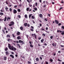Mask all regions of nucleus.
<instances>
[{
    "label": "nucleus",
    "instance_id": "aec40b11",
    "mask_svg": "<svg viewBox=\"0 0 64 64\" xmlns=\"http://www.w3.org/2000/svg\"><path fill=\"white\" fill-rule=\"evenodd\" d=\"M7 38H10V36L9 35H7L6 36Z\"/></svg>",
    "mask_w": 64,
    "mask_h": 64
},
{
    "label": "nucleus",
    "instance_id": "58836bf2",
    "mask_svg": "<svg viewBox=\"0 0 64 64\" xmlns=\"http://www.w3.org/2000/svg\"><path fill=\"white\" fill-rule=\"evenodd\" d=\"M12 36H13V37H14V38L15 37H16L15 36V35H14V34H12Z\"/></svg>",
    "mask_w": 64,
    "mask_h": 64
},
{
    "label": "nucleus",
    "instance_id": "c85d7f7f",
    "mask_svg": "<svg viewBox=\"0 0 64 64\" xmlns=\"http://www.w3.org/2000/svg\"><path fill=\"white\" fill-rule=\"evenodd\" d=\"M4 14L2 12H0V15H3Z\"/></svg>",
    "mask_w": 64,
    "mask_h": 64
},
{
    "label": "nucleus",
    "instance_id": "0eeeda50",
    "mask_svg": "<svg viewBox=\"0 0 64 64\" xmlns=\"http://www.w3.org/2000/svg\"><path fill=\"white\" fill-rule=\"evenodd\" d=\"M40 17V18H42L43 17V16L42 15V14H39V15Z\"/></svg>",
    "mask_w": 64,
    "mask_h": 64
},
{
    "label": "nucleus",
    "instance_id": "72a5a7b5",
    "mask_svg": "<svg viewBox=\"0 0 64 64\" xmlns=\"http://www.w3.org/2000/svg\"><path fill=\"white\" fill-rule=\"evenodd\" d=\"M41 39V37H40L38 38V40H40Z\"/></svg>",
    "mask_w": 64,
    "mask_h": 64
},
{
    "label": "nucleus",
    "instance_id": "69168bd1",
    "mask_svg": "<svg viewBox=\"0 0 64 64\" xmlns=\"http://www.w3.org/2000/svg\"><path fill=\"white\" fill-rule=\"evenodd\" d=\"M5 9H6V10H7L8 9V8L7 7H6V8Z\"/></svg>",
    "mask_w": 64,
    "mask_h": 64
},
{
    "label": "nucleus",
    "instance_id": "6ab92c4d",
    "mask_svg": "<svg viewBox=\"0 0 64 64\" xmlns=\"http://www.w3.org/2000/svg\"><path fill=\"white\" fill-rule=\"evenodd\" d=\"M28 25V24L27 23H25L24 24V25L25 26H27V25Z\"/></svg>",
    "mask_w": 64,
    "mask_h": 64
},
{
    "label": "nucleus",
    "instance_id": "ea45409f",
    "mask_svg": "<svg viewBox=\"0 0 64 64\" xmlns=\"http://www.w3.org/2000/svg\"><path fill=\"white\" fill-rule=\"evenodd\" d=\"M18 6V5L15 6H14V8H17V7Z\"/></svg>",
    "mask_w": 64,
    "mask_h": 64
},
{
    "label": "nucleus",
    "instance_id": "473e14b6",
    "mask_svg": "<svg viewBox=\"0 0 64 64\" xmlns=\"http://www.w3.org/2000/svg\"><path fill=\"white\" fill-rule=\"evenodd\" d=\"M50 61L51 62H52L53 61V60L52 59H50Z\"/></svg>",
    "mask_w": 64,
    "mask_h": 64
},
{
    "label": "nucleus",
    "instance_id": "ddd939ff",
    "mask_svg": "<svg viewBox=\"0 0 64 64\" xmlns=\"http://www.w3.org/2000/svg\"><path fill=\"white\" fill-rule=\"evenodd\" d=\"M20 32H18L17 33H16V34L17 35H20Z\"/></svg>",
    "mask_w": 64,
    "mask_h": 64
},
{
    "label": "nucleus",
    "instance_id": "c756f323",
    "mask_svg": "<svg viewBox=\"0 0 64 64\" xmlns=\"http://www.w3.org/2000/svg\"><path fill=\"white\" fill-rule=\"evenodd\" d=\"M32 19H34L35 18H34V16H32Z\"/></svg>",
    "mask_w": 64,
    "mask_h": 64
},
{
    "label": "nucleus",
    "instance_id": "052dcab7",
    "mask_svg": "<svg viewBox=\"0 0 64 64\" xmlns=\"http://www.w3.org/2000/svg\"><path fill=\"white\" fill-rule=\"evenodd\" d=\"M44 45L45 46H47V44H44Z\"/></svg>",
    "mask_w": 64,
    "mask_h": 64
},
{
    "label": "nucleus",
    "instance_id": "a18cd8bd",
    "mask_svg": "<svg viewBox=\"0 0 64 64\" xmlns=\"http://www.w3.org/2000/svg\"><path fill=\"white\" fill-rule=\"evenodd\" d=\"M46 32V33H49V32L48 31H45Z\"/></svg>",
    "mask_w": 64,
    "mask_h": 64
},
{
    "label": "nucleus",
    "instance_id": "603ef678",
    "mask_svg": "<svg viewBox=\"0 0 64 64\" xmlns=\"http://www.w3.org/2000/svg\"><path fill=\"white\" fill-rule=\"evenodd\" d=\"M42 31H44L45 30V29H43V28H42L41 29Z\"/></svg>",
    "mask_w": 64,
    "mask_h": 64
},
{
    "label": "nucleus",
    "instance_id": "c9c22d12",
    "mask_svg": "<svg viewBox=\"0 0 64 64\" xmlns=\"http://www.w3.org/2000/svg\"><path fill=\"white\" fill-rule=\"evenodd\" d=\"M53 38V36H50V38L51 39H52V38Z\"/></svg>",
    "mask_w": 64,
    "mask_h": 64
},
{
    "label": "nucleus",
    "instance_id": "79ce46f5",
    "mask_svg": "<svg viewBox=\"0 0 64 64\" xmlns=\"http://www.w3.org/2000/svg\"><path fill=\"white\" fill-rule=\"evenodd\" d=\"M61 23H59L58 25V26H60V25H61Z\"/></svg>",
    "mask_w": 64,
    "mask_h": 64
},
{
    "label": "nucleus",
    "instance_id": "423d86ee",
    "mask_svg": "<svg viewBox=\"0 0 64 64\" xmlns=\"http://www.w3.org/2000/svg\"><path fill=\"white\" fill-rule=\"evenodd\" d=\"M52 45H53V46H55L56 47V44H54V43L53 42L52 44Z\"/></svg>",
    "mask_w": 64,
    "mask_h": 64
},
{
    "label": "nucleus",
    "instance_id": "13d9d810",
    "mask_svg": "<svg viewBox=\"0 0 64 64\" xmlns=\"http://www.w3.org/2000/svg\"><path fill=\"white\" fill-rule=\"evenodd\" d=\"M58 61H60V62H61V61H62V60H60L59 59L58 60Z\"/></svg>",
    "mask_w": 64,
    "mask_h": 64
},
{
    "label": "nucleus",
    "instance_id": "7c9ffc66",
    "mask_svg": "<svg viewBox=\"0 0 64 64\" xmlns=\"http://www.w3.org/2000/svg\"><path fill=\"white\" fill-rule=\"evenodd\" d=\"M42 36H43L44 37H45V34L43 33L42 34Z\"/></svg>",
    "mask_w": 64,
    "mask_h": 64
},
{
    "label": "nucleus",
    "instance_id": "412c9836",
    "mask_svg": "<svg viewBox=\"0 0 64 64\" xmlns=\"http://www.w3.org/2000/svg\"><path fill=\"white\" fill-rule=\"evenodd\" d=\"M32 14H30L29 15V18H31V16H32Z\"/></svg>",
    "mask_w": 64,
    "mask_h": 64
},
{
    "label": "nucleus",
    "instance_id": "f03ea898",
    "mask_svg": "<svg viewBox=\"0 0 64 64\" xmlns=\"http://www.w3.org/2000/svg\"><path fill=\"white\" fill-rule=\"evenodd\" d=\"M10 24L9 25V26H12V25H13L14 24V22L13 21L11 22H10Z\"/></svg>",
    "mask_w": 64,
    "mask_h": 64
},
{
    "label": "nucleus",
    "instance_id": "393cba45",
    "mask_svg": "<svg viewBox=\"0 0 64 64\" xmlns=\"http://www.w3.org/2000/svg\"><path fill=\"white\" fill-rule=\"evenodd\" d=\"M61 34L62 35H64V31H62V32L61 33Z\"/></svg>",
    "mask_w": 64,
    "mask_h": 64
},
{
    "label": "nucleus",
    "instance_id": "bf43d9fd",
    "mask_svg": "<svg viewBox=\"0 0 64 64\" xmlns=\"http://www.w3.org/2000/svg\"><path fill=\"white\" fill-rule=\"evenodd\" d=\"M44 20H45V21H47V18H45Z\"/></svg>",
    "mask_w": 64,
    "mask_h": 64
},
{
    "label": "nucleus",
    "instance_id": "338daca9",
    "mask_svg": "<svg viewBox=\"0 0 64 64\" xmlns=\"http://www.w3.org/2000/svg\"><path fill=\"white\" fill-rule=\"evenodd\" d=\"M15 56L16 57H18V55H17V54H16L15 55Z\"/></svg>",
    "mask_w": 64,
    "mask_h": 64
},
{
    "label": "nucleus",
    "instance_id": "2eb2a0df",
    "mask_svg": "<svg viewBox=\"0 0 64 64\" xmlns=\"http://www.w3.org/2000/svg\"><path fill=\"white\" fill-rule=\"evenodd\" d=\"M44 41V39L43 38L41 40V42H42V43H43Z\"/></svg>",
    "mask_w": 64,
    "mask_h": 64
},
{
    "label": "nucleus",
    "instance_id": "39448f33",
    "mask_svg": "<svg viewBox=\"0 0 64 64\" xmlns=\"http://www.w3.org/2000/svg\"><path fill=\"white\" fill-rule=\"evenodd\" d=\"M17 10H16L14 9L13 11V13L14 14H16V13H17Z\"/></svg>",
    "mask_w": 64,
    "mask_h": 64
},
{
    "label": "nucleus",
    "instance_id": "4c0bfd02",
    "mask_svg": "<svg viewBox=\"0 0 64 64\" xmlns=\"http://www.w3.org/2000/svg\"><path fill=\"white\" fill-rule=\"evenodd\" d=\"M3 19H0V21H3Z\"/></svg>",
    "mask_w": 64,
    "mask_h": 64
},
{
    "label": "nucleus",
    "instance_id": "4be33fe9",
    "mask_svg": "<svg viewBox=\"0 0 64 64\" xmlns=\"http://www.w3.org/2000/svg\"><path fill=\"white\" fill-rule=\"evenodd\" d=\"M17 11H18V12H21V10L19 9H18Z\"/></svg>",
    "mask_w": 64,
    "mask_h": 64
},
{
    "label": "nucleus",
    "instance_id": "de8ad7c7",
    "mask_svg": "<svg viewBox=\"0 0 64 64\" xmlns=\"http://www.w3.org/2000/svg\"><path fill=\"white\" fill-rule=\"evenodd\" d=\"M46 4H44V5L43 7L44 8H45V7H46Z\"/></svg>",
    "mask_w": 64,
    "mask_h": 64
},
{
    "label": "nucleus",
    "instance_id": "7ed1b4c3",
    "mask_svg": "<svg viewBox=\"0 0 64 64\" xmlns=\"http://www.w3.org/2000/svg\"><path fill=\"white\" fill-rule=\"evenodd\" d=\"M26 10L27 11L30 12V11H31V10L30 9L29 10V8H26Z\"/></svg>",
    "mask_w": 64,
    "mask_h": 64
},
{
    "label": "nucleus",
    "instance_id": "6e6d98bb",
    "mask_svg": "<svg viewBox=\"0 0 64 64\" xmlns=\"http://www.w3.org/2000/svg\"><path fill=\"white\" fill-rule=\"evenodd\" d=\"M40 60H42V57L40 56Z\"/></svg>",
    "mask_w": 64,
    "mask_h": 64
},
{
    "label": "nucleus",
    "instance_id": "774afa93",
    "mask_svg": "<svg viewBox=\"0 0 64 64\" xmlns=\"http://www.w3.org/2000/svg\"><path fill=\"white\" fill-rule=\"evenodd\" d=\"M46 64H48V62H46Z\"/></svg>",
    "mask_w": 64,
    "mask_h": 64
},
{
    "label": "nucleus",
    "instance_id": "f257e3e1",
    "mask_svg": "<svg viewBox=\"0 0 64 64\" xmlns=\"http://www.w3.org/2000/svg\"><path fill=\"white\" fill-rule=\"evenodd\" d=\"M8 46L9 49L11 50H12V51H15L14 50H16L17 49L16 48L13 47V46H11L10 44H8Z\"/></svg>",
    "mask_w": 64,
    "mask_h": 64
},
{
    "label": "nucleus",
    "instance_id": "6e6552de",
    "mask_svg": "<svg viewBox=\"0 0 64 64\" xmlns=\"http://www.w3.org/2000/svg\"><path fill=\"white\" fill-rule=\"evenodd\" d=\"M6 55H9V53L8 52V51H7L6 52Z\"/></svg>",
    "mask_w": 64,
    "mask_h": 64
},
{
    "label": "nucleus",
    "instance_id": "8fccbe9b",
    "mask_svg": "<svg viewBox=\"0 0 64 64\" xmlns=\"http://www.w3.org/2000/svg\"><path fill=\"white\" fill-rule=\"evenodd\" d=\"M36 35L35 36H34V37H35V39H37V38H36Z\"/></svg>",
    "mask_w": 64,
    "mask_h": 64
},
{
    "label": "nucleus",
    "instance_id": "f3484780",
    "mask_svg": "<svg viewBox=\"0 0 64 64\" xmlns=\"http://www.w3.org/2000/svg\"><path fill=\"white\" fill-rule=\"evenodd\" d=\"M36 61H39V58H36Z\"/></svg>",
    "mask_w": 64,
    "mask_h": 64
},
{
    "label": "nucleus",
    "instance_id": "a211bd4d",
    "mask_svg": "<svg viewBox=\"0 0 64 64\" xmlns=\"http://www.w3.org/2000/svg\"><path fill=\"white\" fill-rule=\"evenodd\" d=\"M10 41H12V40L10 38L8 39V42H9Z\"/></svg>",
    "mask_w": 64,
    "mask_h": 64
},
{
    "label": "nucleus",
    "instance_id": "37998d69",
    "mask_svg": "<svg viewBox=\"0 0 64 64\" xmlns=\"http://www.w3.org/2000/svg\"><path fill=\"white\" fill-rule=\"evenodd\" d=\"M10 12H11V11H12V9H11V8H10Z\"/></svg>",
    "mask_w": 64,
    "mask_h": 64
},
{
    "label": "nucleus",
    "instance_id": "f704fd0d",
    "mask_svg": "<svg viewBox=\"0 0 64 64\" xmlns=\"http://www.w3.org/2000/svg\"><path fill=\"white\" fill-rule=\"evenodd\" d=\"M34 9L35 10V11H37V8H34Z\"/></svg>",
    "mask_w": 64,
    "mask_h": 64
},
{
    "label": "nucleus",
    "instance_id": "2f4dec72",
    "mask_svg": "<svg viewBox=\"0 0 64 64\" xmlns=\"http://www.w3.org/2000/svg\"><path fill=\"white\" fill-rule=\"evenodd\" d=\"M2 31H3V32H4V34H5V32H5V31H4V30H2Z\"/></svg>",
    "mask_w": 64,
    "mask_h": 64
},
{
    "label": "nucleus",
    "instance_id": "a19ab883",
    "mask_svg": "<svg viewBox=\"0 0 64 64\" xmlns=\"http://www.w3.org/2000/svg\"><path fill=\"white\" fill-rule=\"evenodd\" d=\"M30 30L31 31H34V30L32 29H30Z\"/></svg>",
    "mask_w": 64,
    "mask_h": 64
},
{
    "label": "nucleus",
    "instance_id": "e2e57ef3",
    "mask_svg": "<svg viewBox=\"0 0 64 64\" xmlns=\"http://www.w3.org/2000/svg\"><path fill=\"white\" fill-rule=\"evenodd\" d=\"M31 27L32 28V29H34V27H33V26H31Z\"/></svg>",
    "mask_w": 64,
    "mask_h": 64
},
{
    "label": "nucleus",
    "instance_id": "cd10ccee",
    "mask_svg": "<svg viewBox=\"0 0 64 64\" xmlns=\"http://www.w3.org/2000/svg\"><path fill=\"white\" fill-rule=\"evenodd\" d=\"M28 64H31V62H29V61H28Z\"/></svg>",
    "mask_w": 64,
    "mask_h": 64
},
{
    "label": "nucleus",
    "instance_id": "e433bc0d",
    "mask_svg": "<svg viewBox=\"0 0 64 64\" xmlns=\"http://www.w3.org/2000/svg\"><path fill=\"white\" fill-rule=\"evenodd\" d=\"M18 17L19 18H21V16L20 15L18 16Z\"/></svg>",
    "mask_w": 64,
    "mask_h": 64
},
{
    "label": "nucleus",
    "instance_id": "4d7b16f0",
    "mask_svg": "<svg viewBox=\"0 0 64 64\" xmlns=\"http://www.w3.org/2000/svg\"><path fill=\"white\" fill-rule=\"evenodd\" d=\"M63 8L62 7H61V8H60V9L59 10H60L61 9H62Z\"/></svg>",
    "mask_w": 64,
    "mask_h": 64
},
{
    "label": "nucleus",
    "instance_id": "680f3d73",
    "mask_svg": "<svg viewBox=\"0 0 64 64\" xmlns=\"http://www.w3.org/2000/svg\"><path fill=\"white\" fill-rule=\"evenodd\" d=\"M59 32H60V33H62V32L61 30H59Z\"/></svg>",
    "mask_w": 64,
    "mask_h": 64
},
{
    "label": "nucleus",
    "instance_id": "dca6fc26",
    "mask_svg": "<svg viewBox=\"0 0 64 64\" xmlns=\"http://www.w3.org/2000/svg\"><path fill=\"white\" fill-rule=\"evenodd\" d=\"M20 30H22V31H23V27H22V26H21L20 28Z\"/></svg>",
    "mask_w": 64,
    "mask_h": 64
},
{
    "label": "nucleus",
    "instance_id": "a878e982",
    "mask_svg": "<svg viewBox=\"0 0 64 64\" xmlns=\"http://www.w3.org/2000/svg\"><path fill=\"white\" fill-rule=\"evenodd\" d=\"M7 50H8V48H6L5 49V51H7Z\"/></svg>",
    "mask_w": 64,
    "mask_h": 64
},
{
    "label": "nucleus",
    "instance_id": "c03bdc74",
    "mask_svg": "<svg viewBox=\"0 0 64 64\" xmlns=\"http://www.w3.org/2000/svg\"><path fill=\"white\" fill-rule=\"evenodd\" d=\"M19 6L20 7H22V4H20L19 5Z\"/></svg>",
    "mask_w": 64,
    "mask_h": 64
},
{
    "label": "nucleus",
    "instance_id": "9d476101",
    "mask_svg": "<svg viewBox=\"0 0 64 64\" xmlns=\"http://www.w3.org/2000/svg\"><path fill=\"white\" fill-rule=\"evenodd\" d=\"M21 37H20V36H19L17 37V39L18 40H19V39H21Z\"/></svg>",
    "mask_w": 64,
    "mask_h": 64
},
{
    "label": "nucleus",
    "instance_id": "5701e85b",
    "mask_svg": "<svg viewBox=\"0 0 64 64\" xmlns=\"http://www.w3.org/2000/svg\"><path fill=\"white\" fill-rule=\"evenodd\" d=\"M17 46H19V48H21V46H20V44H17Z\"/></svg>",
    "mask_w": 64,
    "mask_h": 64
},
{
    "label": "nucleus",
    "instance_id": "9b49d317",
    "mask_svg": "<svg viewBox=\"0 0 64 64\" xmlns=\"http://www.w3.org/2000/svg\"><path fill=\"white\" fill-rule=\"evenodd\" d=\"M10 57H11L12 58H14V56H13L12 54H10Z\"/></svg>",
    "mask_w": 64,
    "mask_h": 64
},
{
    "label": "nucleus",
    "instance_id": "0e129e2a",
    "mask_svg": "<svg viewBox=\"0 0 64 64\" xmlns=\"http://www.w3.org/2000/svg\"><path fill=\"white\" fill-rule=\"evenodd\" d=\"M32 22H33V23L34 24H35V22H34V20H32Z\"/></svg>",
    "mask_w": 64,
    "mask_h": 64
},
{
    "label": "nucleus",
    "instance_id": "49530a36",
    "mask_svg": "<svg viewBox=\"0 0 64 64\" xmlns=\"http://www.w3.org/2000/svg\"><path fill=\"white\" fill-rule=\"evenodd\" d=\"M62 29H64V26H62Z\"/></svg>",
    "mask_w": 64,
    "mask_h": 64
},
{
    "label": "nucleus",
    "instance_id": "4468645a",
    "mask_svg": "<svg viewBox=\"0 0 64 64\" xmlns=\"http://www.w3.org/2000/svg\"><path fill=\"white\" fill-rule=\"evenodd\" d=\"M4 60H7V57L6 56H4Z\"/></svg>",
    "mask_w": 64,
    "mask_h": 64
},
{
    "label": "nucleus",
    "instance_id": "5fc2aeb1",
    "mask_svg": "<svg viewBox=\"0 0 64 64\" xmlns=\"http://www.w3.org/2000/svg\"><path fill=\"white\" fill-rule=\"evenodd\" d=\"M60 46H61V47H64V46H62V45H60Z\"/></svg>",
    "mask_w": 64,
    "mask_h": 64
},
{
    "label": "nucleus",
    "instance_id": "09e8293b",
    "mask_svg": "<svg viewBox=\"0 0 64 64\" xmlns=\"http://www.w3.org/2000/svg\"><path fill=\"white\" fill-rule=\"evenodd\" d=\"M27 26L28 27H30V24H28Z\"/></svg>",
    "mask_w": 64,
    "mask_h": 64
},
{
    "label": "nucleus",
    "instance_id": "1a4fd4ad",
    "mask_svg": "<svg viewBox=\"0 0 64 64\" xmlns=\"http://www.w3.org/2000/svg\"><path fill=\"white\" fill-rule=\"evenodd\" d=\"M18 41L20 43H21H21H23V41H22L21 40H19Z\"/></svg>",
    "mask_w": 64,
    "mask_h": 64
},
{
    "label": "nucleus",
    "instance_id": "3c124183",
    "mask_svg": "<svg viewBox=\"0 0 64 64\" xmlns=\"http://www.w3.org/2000/svg\"><path fill=\"white\" fill-rule=\"evenodd\" d=\"M37 4V2H36V4L35 5L36 6H37V4Z\"/></svg>",
    "mask_w": 64,
    "mask_h": 64
},
{
    "label": "nucleus",
    "instance_id": "b1692460",
    "mask_svg": "<svg viewBox=\"0 0 64 64\" xmlns=\"http://www.w3.org/2000/svg\"><path fill=\"white\" fill-rule=\"evenodd\" d=\"M30 47H31V48L33 47V46L32 44H30Z\"/></svg>",
    "mask_w": 64,
    "mask_h": 64
},
{
    "label": "nucleus",
    "instance_id": "f8f14e48",
    "mask_svg": "<svg viewBox=\"0 0 64 64\" xmlns=\"http://www.w3.org/2000/svg\"><path fill=\"white\" fill-rule=\"evenodd\" d=\"M36 35L35 34H32V35L33 37H34Z\"/></svg>",
    "mask_w": 64,
    "mask_h": 64
},
{
    "label": "nucleus",
    "instance_id": "20e7f679",
    "mask_svg": "<svg viewBox=\"0 0 64 64\" xmlns=\"http://www.w3.org/2000/svg\"><path fill=\"white\" fill-rule=\"evenodd\" d=\"M55 23L56 24H59V21L57 20H55Z\"/></svg>",
    "mask_w": 64,
    "mask_h": 64
},
{
    "label": "nucleus",
    "instance_id": "864d4df0",
    "mask_svg": "<svg viewBox=\"0 0 64 64\" xmlns=\"http://www.w3.org/2000/svg\"><path fill=\"white\" fill-rule=\"evenodd\" d=\"M46 30H47L48 29V27H46Z\"/></svg>",
    "mask_w": 64,
    "mask_h": 64
},
{
    "label": "nucleus",
    "instance_id": "bb28decb",
    "mask_svg": "<svg viewBox=\"0 0 64 64\" xmlns=\"http://www.w3.org/2000/svg\"><path fill=\"white\" fill-rule=\"evenodd\" d=\"M25 17L26 18H28L27 17V14H26L25 15Z\"/></svg>",
    "mask_w": 64,
    "mask_h": 64
}]
</instances>
